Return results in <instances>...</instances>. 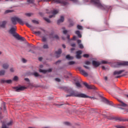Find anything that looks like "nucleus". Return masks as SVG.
Here are the masks:
<instances>
[{"label":"nucleus","mask_w":128,"mask_h":128,"mask_svg":"<svg viewBox=\"0 0 128 128\" xmlns=\"http://www.w3.org/2000/svg\"><path fill=\"white\" fill-rule=\"evenodd\" d=\"M58 62H60V60H58L57 62H56V64H58Z\"/></svg>","instance_id":"obj_60"},{"label":"nucleus","mask_w":128,"mask_h":128,"mask_svg":"<svg viewBox=\"0 0 128 128\" xmlns=\"http://www.w3.org/2000/svg\"><path fill=\"white\" fill-rule=\"evenodd\" d=\"M75 34H77L78 38H82V34H80V32L79 30H76L75 32Z\"/></svg>","instance_id":"obj_20"},{"label":"nucleus","mask_w":128,"mask_h":128,"mask_svg":"<svg viewBox=\"0 0 128 128\" xmlns=\"http://www.w3.org/2000/svg\"><path fill=\"white\" fill-rule=\"evenodd\" d=\"M55 80H56V82H60V79L58 78H55Z\"/></svg>","instance_id":"obj_46"},{"label":"nucleus","mask_w":128,"mask_h":128,"mask_svg":"<svg viewBox=\"0 0 128 128\" xmlns=\"http://www.w3.org/2000/svg\"><path fill=\"white\" fill-rule=\"evenodd\" d=\"M78 68L80 74H82V76H88V72H86L84 70H82V68L80 67Z\"/></svg>","instance_id":"obj_9"},{"label":"nucleus","mask_w":128,"mask_h":128,"mask_svg":"<svg viewBox=\"0 0 128 128\" xmlns=\"http://www.w3.org/2000/svg\"><path fill=\"white\" fill-rule=\"evenodd\" d=\"M44 20L47 22H50V19H48V18H44Z\"/></svg>","instance_id":"obj_38"},{"label":"nucleus","mask_w":128,"mask_h":128,"mask_svg":"<svg viewBox=\"0 0 128 128\" xmlns=\"http://www.w3.org/2000/svg\"><path fill=\"white\" fill-rule=\"evenodd\" d=\"M43 48H48V44H44L43 46Z\"/></svg>","instance_id":"obj_31"},{"label":"nucleus","mask_w":128,"mask_h":128,"mask_svg":"<svg viewBox=\"0 0 128 128\" xmlns=\"http://www.w3.org/2000/svg\"><path fill=\"white\" fill-rule=\"evenodd\" d=\"M75 84L77 88H82V85L79 82H76Z\"/></svg>","instance_id":"obj_26"},{"label":"nucleus","mask_w":128,"mask_h":128,"mask_svg":"<svg viewBox=\"0 0 128 128\" xmlns=\"http://www.w3.org/2000/svg\"><path fill=\"white\" fill-rule=\"evenodd\" d=\"M76 64V62H74V61L69 62H68V64H69L70 66H72V64Z\"/></svg>","instance_id":"obj_30"},{"label":"nucleus","mask_w":128,"mask_h":128,"mask_svg":"<svg viewBox=\"0 0 128 128\" xmlns=\"http://www.w3.org/2000/svg\"><path fill=\"white\" fill-rule=\"evenodd\" d=\"M90 2L91 4H94L95 6L98 8H100V10H108L110 8L109 6H106L104 4H102L100 1V0H85L84 2Z\"/></svg>","instance_id":"obj_1"},{"label":"nucleus","mask_w":128,"mask_h":128,"mask_svg":"<svg viewBox=\"0 0 128 128\" xmlns=\"http://www.w3.org/2000/svg\"><path fill=\"white\" fill-rule=\"evenodd\" d=\"M14 88L16 90V92H20V90H24L26 88V87L24 86H21L20 87H15Z\"/></svg>","instance_id":"obj_11"},{"label":"nucleus","mask_w":128,"mask_h":128,"mask_svg":"<svg viewBox=\"0 0 128 128\" xmlns=\"http://www.w3.org/2000/svg\"><path fill=\"white\" fill-rule=\"evenodd\" d=\"M6 21H3L0 23V28H5L6 24Z\"/></svg>","instance_id":"obj_18"},{"label":"nucleus","mask_w":128,"mask_h":128,"mask_svg":"<svg viewBox=\"0 0 128 128\" xmlns=\"http://www.w3.org/2000/svg\"><path fill=\"white\" fill-rule=\"evenodd\" d=\"M67 38H68V40H70V35H68V36H67Z\"/></svg>","instance_id":"obj_61"},{"label":"nucleus","mask_w":128,"mask_h":128,"mask_svg":"<svg viewBox=\"0 0 128 128\" xmlns=\"http://www.w3.org/2000/svg\"><path fill=\"white\" fill-rule=\"evenodd\" d=\"M71 50H72H72H74V48H72L71 49Z\"/></svg>","instance_id":"obj_63"},{"label":"nucleus","mask_w":128,"mask_h":128,"mask_svg":"<svg viewBox=\"0 0 128 128\" xmlns=\"http://www.w3.org/2000/svg\"><path fill=\"white\" fill-rule=\"evenodd\" d=\"M84 67L85 68H86L87 70H88L90 68L88 66H84Z\"/></svg>","instance_id":"obj_51"},{"label":"nucleus","mask_w":128,"mask_h":128,"mask_svg":"<svg viewBox=\"0 0 128 128\" xmlns=\"http://www.w3.org/2000/svg\"><path fill=\"white\" fill-rule=\"evenodd\" d=\"M62 28V30H64L63 34H68V31L66 30V28H64V27H63Z\"/></svg>","instance_id":"obj_28"},{"label":"nucleus","mask_w":128,"mask_h":128,"mask_svg":"<svg viewBox=\"0 0 128 128\" xmlns=\"http://www.w3.org/2000/svg\"><path fill=\"white\" fill-rule=\"evenodd\" d=\"M82 50H78L76 52V58H80V54H82Z\"/></svg>","instance_id":"obj_15"},{"label":"nucleus","mask_w":128,"mask_h":128,"mask_svg":"<svg viewBox=\"0 0 128 128\" xmlns=\"http://www.w3.org/2000/svg\"><path fill=\"white\" fill-rule=\"evenodd\" d=\"M24 80H26V82H30V80L28 78H25Z\"/></svg>","instance_id":"obj_55"},{"label":"nucleus","mask_w":128,"mask_h":128,"mask_svg":"<svg viewBox=\"0 0 128 128\" xmlns=\"http://www.w3.org/2000/svg\"><path fill=\"white\" fill-rule=\"evenodd\" d=\"M68 92L70 94H68L66 96V98L68 96H78V98H94V97H90L86 95L85 94L78 93V92H76L72 90H68Z\"/></svg>","instance_id":"obj_2"},{"label":"nucleus","mask_w":128,"mask_h":128,"mask_svg":"<svg viewBox=\"0 0 128 128\" xmlns=\"http://www.w3.org/2000/svg\"><path fill=\"white\" fill-rule=\"evenodd\" d=\"M1 82L2 84H4V82H6V84H10L12 83V80H1Z\"/></svg>","instance_id":"obj_19"},{"label":"nucleus","mask_w":128,"mask_h":128,"mask_svg":"<svg viewBox=\"0 0 128 128\" xmlns=\"http://www.w3.org/2000/svg\"><path fill=\"white\" fill-rule=\"evenodd\" d=\"M33 34H36V36H40V31H34L33 32Z\"/></svg>","instance_id":"obj_25"},{"label":"nucleus","mask_w":128,"mask_h":128,"mask_svg":"<svg viewBox=\"0 0 128 128\" xmlns=\"http://www.w3.org/2000/svg\"><path fill=\"white\" fill-rule=\"evenodd\" d=\"M12 120H10L9 122L7 124V126H12Z\"/></svg>","instance_id":"obj_34"},{"label":"nucleus","mask_w":128,"mask_h":128,"mask_svg":"<svg viewBox=\"0 0 128 128\" xmlns=\"http://www.w3.org/2000/svg\"><path fill=\"white\" fill-rule=\"evenodd\" d=\"M62 48H66V45L62 44Z\"/></svg>","instance_id":"obj_56"},{"label":"nucleus","mask_w":128,"mask_h":128,"mask_svg":"<svg viewBox=\"0 0 128 128\" xmlns=\"http://www.w3.org/2000/svg\"><path fill=\"white\" fill-rule=\"evenodd\" d=\"M61 54H62V49H59L58 51L56 52V57L59 58Z\"/></svg>","instance_id":"obj_17"},{"label":"nucleus","mask_w":128,"mask_h":128,"mask_svg":"<svg viewBox=\"0 0 128 128\" xmlns=\"http://www.w3.org/2000/svg\"><path fill=\"white\" fill-rule=\"evenodd\" d=\"M120 66H128V62H121L117 63V67Z\"/></svg>","instance_id":"obj_12"},{"label":"nucleus","mask_w":128,"mask_h":128,"mask_svg":"<svg viewBox=\"0 0 128 128\" xmlns=\"http://www.w3.org/2000/svg\"><path fill=\"white\" fill-rule=\"evenodd\" d=\"M108 64V62L106 61V60H102L101 62H98V61H92V65L94 66H96V67H98V66H100V64Z\"/></svg>","instance_id":"obj_5"},{"label":"nucleus","mask_w":128,"mask_h":128,"mask_svg":"<svg viewBox=\"0 0 128 128\" xmlns=\"http://www.w3.org/2000/svg\"><path fill=\"white\" fill-rule=\"evenodd\" d=\"M10 72H14V68H10Z\"/></svg>","instance_id":"obj_47"},{"label":"nucleus","mask_w":128,"mask_h":128,"mask_svg":"<svg viewBox=\"0 0 128 128\" xmlns=\"http://www.w3.org/2000/svg\"><path fill=\"white\" fill-rule=\"evenodd\" d=\"M77 42H78V44H80V42H82V40H77Z\"/></svg>","instance_id":"obj_50"},{"label":"nucleus","mask_w":128,"mask_h":128,"mask_svg":"<svg viewBox=\"0 0 128 128\" xmlns=\"http://www.w3.org/2000/svg\"><path fill=\"white\" fill-rule=\"evenodd\" d=\"M72 40H76V36H74Z\"/></svg>","instance_id":"obj_52"},{"label":"nucleus","mask_w":128,"mask_h":128,"mask_svg":"<svg viewBox=\"0 0 128 128\" xmlns=\"http://www.w3.org/2000/svg\"><path fill=\"white\" fill-rule=\"evenodd\" d=\"M22 62H24V63H25V62H26V59H24V58H22Z\"/></svg>","instance_id":"obj_48"},{"label":"nucleus","mask_w":128,"mask_h":128,"mask_svg":"<svg viewBox=\"0 0 128 128\" xmlns=\"http://www.w3.org/2000/svg\"><path fill=\"white\" fill-rule=\"evenodd\" d=\"M85 64H88V65L90 64V61H86L85 62Z\"/></svg>","instance_id":"obj_44"},{"label":"nucleus","mask_w":128,"mask_h":128,"mask_svg":"<svg viewBox=\"0 0 128 128\" xmlns=\"http://www.w3.org/2000/svg\"><path fill=\"white\" fill-rule=\"evenodd\" d=\"M32 22L34 24H38V21L36 20H32Z\"/></svg>","instance_id":"obj_35"},{"label":"nucleus","mask_w":128,"mask_h":128,"mask_svg":"<svg viewBox=\"0 0 128 128\" xmlns=\"http://www.w3.org/2000/svg\"><path fill=\"white\" fill-rule=\"evenodd\" d=\"M38 60H40V62H41V60H42V58L40 57V58H38Z\"/></svg>","instance_id":"obj_54"},{"label":"nucleus","mask_w":128,"mask_h":128,"mask_svg":"<svg viewBox=\"0 0 128 128\" xmlns=\"http://www.w3.org/2000/svg\"><path fill=\"white\" fill-rule=\"evenodd\" d=\"M83 84L86 88H88V90H94V87L92 85H88V83L84 82L83 83Z\"/></svg>","instance_id":"obj_10"},{"label":"nucleus","mask_w":128,"mask_h":128,"mask_svg":"<svg viewBox=\"0 0 128 128\" xmlns=\"http://www.w3.org/2000/svg\"><path fill=\"white\" fill-rule=\"evenodd\" d=\"M26 24L28 28H32V26H30L28 23H26Z\"/></svg>","instance_id":"obj_43"},{"label":"nucleus","mask_w":128,"mask_h":128,"mask_svg":"<svg viewBox=\"0 0 128 128\" xmlns=\"http://www.w3.org/2000/svg\"><path fill=\"white\" fill-rule=\"evenodd\" d=\"M26 16H32V14L30 13H28L26 14Z\"/></svg>","instance_id":"obj_49"},{"label":"nucleus","mask_w":128,"mask_h":128,"mask_svg":"<svg viewBox=\"0 0 128 128\" xmlns=\"http://www.w3.org/2000/svg\"><path fill=\"white\" fill-rule=\"evenodd\" d=\"M124 70H120V71H115L114 72V74L116 75V74H122V72H123Z\"/></svg>","instance_id":"obj_21"},{"label":"nucleus","mask_w":128,"mask_h":128,"mask_svg":"<svg viewBox=\"0 0 128 128\" xmlns=\"http://www.w3.org/2000/svg\"><path fill=\"white\" fill-rule=\"evenodd\" d=\"M119 102H120L118 106H122L121 108L122 110H124V112H128V110H127V108H128V106L126 104L124 103V102L120 101V100H118Z\"/></svg>","instance_id":"obj_6"},{"label":"nucleus","mask_w":128,"mask_h":128,"mask_svg":"<svg viewBox=\"0 0 128 128\" xmlns=\"http://www.w3.org/2000/svg\"><path fill=\"white\" fill-rule=\"evenodd\" d=\"M120 78V76H116V78Z\"/></svg>","instance_id":"obj_62"},{"label":"nucleus","mask_w":128,"mask_h":128,"mask_svg":"<svg viewBox=\"0 0 128 128\" xmlns=\"http://www.w3.org/2000/svg\"><path fill=\"white\" fill-rule=\"evenodd\" d=\"M16 26H14L10 28L9 32L10 34H12L14 38H16V40H26V38L20 36L18 33L16 32Z\"/></svg>","instance_id":"obj_3"},{"label":"nucleus","mask_w":128,"mask_h":128,"mask_svg":"<svg viewBox=\"0 0 128 128\" xmlns=\"http://www.w3.org/2000/svg\"><path fill=\"white\" fill-rule=\"evenodd\" d=\"M102 70H106V67H104V66H102Z\"/></svg>","instance_id":"obj_57"},{"label":"nucleus","mask_w":128,"mask_h":128,"mask_svg":"<svg viewBox=\"0 0 128 128\" xmlns=\"http://www.w3.org/2000/svg\"><path fill=\"white\" fill-rule=\"evenodd\" d=\"M80 48H84V45L82 44H79Z\"/></svg>","instance_id":"obj_42"},{"label":"nucleus","mask_w":128,"mask_h":128,"mask_svg":"<svg viewBox=\"0 0 128 128\" xmlns=\"http://www.w3.org/2000/svg\"><path fill=\"white\" fill-rule=\"evenodd\" d=\"M12 12V10H6L5 12V14H8V12Z\"/></svg>","instance_id":"obj_37"},{"label":"nucleus","mask_w":128,"mask_h":128,"mask_svg":"<svg viewBox=\"0 0 128 128\" xmlns=\"http://www.w3.org/2000/svg\"><path fill=\"white\" fill-rule=\"evenodd\" d=\"M14 80H18V76H15L14 78H13Z\"/></svg>","instance_id":"obj_40"},{"label":"nucleus","mask_w":128,"mask_h":128,"mask_svg":"<svg viewBox=\"0 0 128 128\" xmlns=\"http://www.w3.org/2000/svg\"><path fill=\"white\" fill-rule=\"evenodd\" d=\"M11 20L12 22V24H16V22H18L22 26H24V22L22 20V19L18 18V17H13L11 18Z\"/></svg>","instance_id":"obj_4"},{"label":"nucleus","mask_w":128,"mask_h":128,"mask_svg":"<svg viewBox=\"0 0 128 128\" xmlns=\"http://www.w3.org/2000/svg\"><path fill=\"white\" fill-rule=\"evenodd\" d=\"M64 124L66 126H70V123L69 122H64Z\"/></svg>","instance_id":"obj_41"},{"label":"nucleus","mask_w":128,"mask_h":128,"mask_svg":"<svg viewBox=\"0 0 128 128\" xmlns=\"http://www.w3.org/2000/svg\"><path fill=\"white\" fill-rule=\"evenodd\" d=\"M66 58L68 60H74V56H70V55H67L66 56Z\"/></svg>","instance_id":"obj_23"},{"label":"nucleus","mask_w":128,"mask_h":128,"mask_svg":"<svg viewBox=\"0 0 128 128\" xmlns=\"http://www.w3.org/2000/svg\"><path fill=\"white\" fill-rule=\"evenodd\" d=\"M51 38H56V40H58V35H56L55 36L54 35V34H52Z\"/></svg>","instance_id":"obj_27"},{"label":"nucleus","mask_w":128,"mask_h":128,"mask_svg":"<svg viewBox=\"0 0 128 128\" xmlns=\"http://www.w3.org/2000/svg\"><path fill=\"white\" fill-rule=\"evenodd\" d=\"M54 2H56V4H63V6H66L68 4V2L64 0H54Z\"/></svg>","instance_id":"obj_8"},{"label":"nucleus","mask_w":128,"mask_h":128,"mask_svg":"<svg viewBox=\"0 0 128 128\" xmlns=\"http://www.w3.org/2000/svg\"><path fill=\"white\" fill-rule=\"evenodd\" d=\"M2 68L4 70H8V64H4L2 65Z\"/></svg>","instance_id":"obj_22"},{"label":"nucleus","mask_w":128,"mask_h":128,"mask_svg":"<svg viewBox=\"0 0 128 128\" xmlns=\"http://www.w3.org/2000/svg\"><path fill=\"white\" fill-rule=\"evenodd\" d=\"M77 28L78 30H82V26H80V25H78L77 26Z\"/></svg>","instance_id":"obj_32"},{"label":"nucleus","mask_w":128,"mask_h":128,"mask_svg":"<svg viewBox=\"0 0 128 128\" xmlns=\"http://www.w3.org/2000/svg\"><path fill=\"white\" fill-rule=\"evenodd\" d=\"M115 128H125L124 126L121 125H116L115 126Z\"/></svg>","instance_id":"obj_29"},{"label":"nucleus","mask_w":128,"mask_h":128,"mask_svg":"<svg viewBox=\"0 0 128 128\" xmlns=\"http://www.w3.org/2000/svg\"><path fill=\"white\" fill-rule=\"evenodd\" d=\"M102 101L104 102V104H108L109 106H112V104H114L112 102L108 100V99L104 97L102 98Z\"/></svg>","instance_id":"obj_7"},{"label":"nucleus","mask_w":128,"mask_h":128,"mask_svg":"<svg viewBox=\"0 0 128 128\" xmlns=\"http://www.w3.org/2000/svg\"><path fill=\"white\" fill-rule=\"evenodd\" d=\"M84 58H88L90 56V55L88 54H84L83 55Z\"/></svg>","instance_id":"obj_39"},{"label":"nucleus","mask_w":128,"mask_h":128,"mask_svg":"<svg viewBox=\"0 0 128 128\" xmlns=\"http://www.w3.org/2000/svg\"><path fill=\"white\" fill-rule=\"evenodd\" d=\"M52 68H50L48 70H42L40 69L39 72H42V74H46V72H52Z\"/></svg>","instance_id":"obj_13"},{"label":"nucleus","mask_w":128,"mask_h":128,"mask_svg":"<svg viewBox=\"0 0 128 128\" xmlns=\"http://www.w3.org/2000/svg\"><path fill=\"white\" fill-rule=\"evenodd\" d=\"M74 26V23H71V24H70V26Z\"/></svg>","instance_id":"obj_58"},{"label":"nucleus","mask_w":128,"mask_h":128,"mask_svg":"<svg viewBox=\"0 0 128 128\" xmlns=\"http://www.w3.org/2000/svg\"><path fill=\"white\" fill-rule=\"evenodd\" d=\"M34 0H28V4H34Z\"/></svg>","instance_id":"obj_33"},{"label":"nucleus","mask_w":128,"mask_h":128,"mask_svg":"<svg viewBox=\"0 0 128 128\" xmlns=\"http://www.w3.org/2000/svg\"><path fill=\"white\" fill-rule=\"evenodd\" d=\"M71 46H72V48H74V46H76V44H71Z\"/></svg>","instance_id":"obj_53"},{"label":"nucleus","mask_w":128,"mask_h":128,"mask_svg":"<svg viewBox=\"0 0 128 128\" xmlns=\"http://www.w3.org/2000/svg\"><path fill=\"white\" fill-rule=\"evenodd\" d=\"M33 74H34V76H40V74H38V73L36 72H34Z\"/></svg>","instance_id":"obj_36"},{"label":"nucleus","mask_w":128,"mask_h":128,"mask_svg":"<svg viewBox=\"0 0 128 128\" xmlns=\"http://www.w3.org/2000/svg\"><path fill=\"white\" fill-rule=\"evenodd\" d=\"M64 20V18L63 16H61L60 19H59L58 20L57 23L58 24H60V22H63Z\"/></svg>","instance_id":"obj_16"},{"label":"nucleus","mask_w":128,"mask_h":128,"mask_svg":"<svg viewBox=\"0 0 128 128\" xmlns=\"http://www.w3.org/2000/svg\"><path fill=\"white\" fill-rule=\"evenodd\" d=\"M6 74V70H0V76H4Z\"/></svg>","instance_id":"obj_24"},{"label":"nucleus","mask_w":128,"mask_h":128,"mask_svg":"<svg viewBox=\"0 0 128 128\" xmlns=\"http://www.w3.org/2000/svg\"><path fill=\"white\" fill-rule=\"evenodd\" d=\"M44 66L42 65H40V68H43Z\"/></svg>","instance_id":"obj_64"},{"label":"nucleus","mask_w":128,"mask_h":128,"mask_svg":"<svg viewBox=\"0 0 128 128\" xmlns=\"http://www.w3.org/2000/svg\"><path fill=\"white\" fill-rule=\"evenodd\" d=\"M104 80H108V77H106V76L104 77Z\"/></svg>","instance_id":"obj_59"},{"label":"nucleus","mask_w":128,"mask_h":128,"mask_svg":"<svg viewBox=\"0 0 128 128\" xmlns=\"http://www.w3.org/2000/svg\"><path fill=\"white\" fill-rule=\"evenodd\" d=\"M42 42H46V38L45 37H43L42 38Z\"/></svg>","instance_id":"obj_45"},{"label":"nucleus","mask_w":128,"mask_h":128,"mask_svg":"<svg viewBox=\"0 0 128 128\" xmlns=\"http://www.w3.org/2000/svg\"><path fill=\"white\" fill-rule=\"evenodd\" d=\"M58 12V10H54L52 12V15L50 16L49 18H54V14H56Z\"/></svg>","instance_id":"obj_14"}]
</instances>
